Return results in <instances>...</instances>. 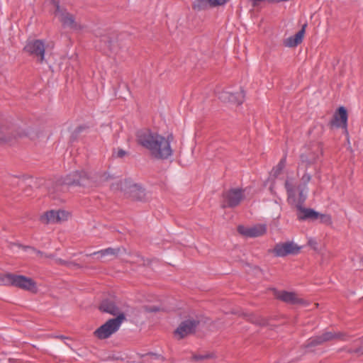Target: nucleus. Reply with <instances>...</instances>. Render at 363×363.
I'll return each instance as SVG.
<instances>
[{
  "label": "nucleus",
  "instance_id": "72a5a7b5",
  "mask_svg": "<svg viewBox=\"0 0 363 363\" xmlns=\"http://www.w3.org/2000/svg\"><path fill=\"white\" fill-rule=\"evenodd\" d=\"M82 127L80 126V127L77 128V129L76 130V133H79L82 131Z\"/></svg>",
  "mask_w": 363,
  "mask_h": 363
},
{
  "label": "nucleus",
  "instance_id": "393cba45",
  "mask_svg": "<svg viewBox=\"0 0 363 363\" xmlns=\"http://www.w3.org/2000/svg\"><path fill=\"white\" fill-rule=\"evenodd\" d=\"M286 165V156H284L278 163V164L274 168V175H279Z\"/></svg>",
  "mask_w": 363,
  "mask_h": 363
},
{
  "label": "nucleus",
  "instance_id": "9d476101",
  "mask_svg": "<svg viewBox=\"0 0 363 363\" xmlns=\"http://www.w3.org/2000/svg\"><path fill=\"white\" fill-rule=\"evenodd\" d=\"M51 2L55 6V13L58 16L60 21L62 22L64 27H69L71 28H76L77 27L75 22L74 17L72 14L67 12L65 9L60 7V3L55 0H51Z\"/></svg>",
  "mask_w": 363,
  "mask_h": 363
},
{
  "label": "nucleus",
  "instance_id": "f704fd0d",
  "mask_svg": "<svg viewBox=\"0 0 363 363\" xmlns=\"http://www.w3.org/2000/svg\"><path fill=\"white\" fill-rule=\"evenodd\" d=\"M256 323H257V324H259V325H262V324H264V320H260V321H259V322H257Z\"/></svg>",
  "mask_w": 363,
  "mask_h": 363
},
{
  "label": "nucleus",
  "instance_id": "4be33fe9",
  "mask_svg": "<svg viewBox=\"0 0 363 363\" xmlns=\"http://www.w3.org/2000/svg\"><path fill=\"white\" fill-rule=\"evenodd\" d=\"M120 248H113V247H107L106 249H103L93 253L87 255V256L93 257L98 255L99 257H104L108 255H118L120 252Z\"/></svg>",
  "mask_w": 363,
  "mask_h": 363
},
{
  "label": "nucleus",
  "instance_id": "2f4dec72",
  "mask_svg": "<svg viewBox=\"0 0 363 363\" xmlns=\"http://www.w3.org/2000/svg\"><path fill=\"white\" fill-rule=\"evenodd\" d=\"M308 244L312 246L313 245H316V242L315 240L311 238L308 240Z\"/></svg>",
  "mask_w": 363,
  "mask_h": 363
},
{
  "label": "nucleus",
  "instance_id": "f257e3e1",
  "mask_svg": "<svg viewBox=\"0 0 363 363\" xmlns=\"http://www.w3.org/2000/svg\"><path fill=\"white\" fill-rule=\"evenodd\" d=\"M137 138L138 143L148 150L150 155L156 159L165 160L173 154L171 148L173 140L172 134L164 137L150 130H144L138 132Z\"/></svg>",
  "mask_w": 363,
  "mask_h": 363
},
{
  "label": "nucleus",
  "instance_id": "a211bd4d",
  "mask_svg": "<svg viewBox=\"0 0 363 363\" xmlns=\"http://www.w3.org/2000/svg\"><path fill=\"white\" fill-rule=\"evenodd\" d=\"M311 180V175L309 173L306 172L305 174H303V176L301 178V184L296 188L294 186L296 191H297L298 193L299 197H302L303 199H304V197L308 196V184Z\"/></svg>",
  "mask_w": 363,
  "mask_h": 363
},
{
  "label": "nucleus",
  "instance_id": "5701e85b",
  "mask_svg": "<svg viewBox=\"0 0 363 363\" xmlns=\"http://www.w3.org/2000/svg\"><path fill=\"white\" fill-rule=\"evenodd\" d=\"M213 7L212 0H195L193 4V8L196 11H202Z\"/></svg>",
  "mask_w": 363,
  "mask_h": 363
},
{
  "label": "nucleus",
  "instance_id": "473e14b6",
  "mask_svg": "<svg viewBox=\"0 0 363 363\" xmlns=\"http://www.w3.org/2000/svg\"><path fill=\"white\" fill-rule=\"evenodd\" d=\"M151 312H156L159 311V308L157 307H153L150 310Z\"/></svg>",
  "mask_w": 363,
  "mask_h": 363
},
{
  "label": "nucleus",
  "instance_id": "1a4fd4ad",
  "mask_svg": "<svg viewBox=\"0 0 363 363\" xmlns=\"http://www.w3.org/2000/svg\"><path fill=\"white\" fill-rule=\"evenodd\" d=\"M344 336L345 335L340 332H325L321 335L311 337L306 345V347L309 348L316 345H322L324 342H329L335 339L345 340Z\"/></svg>",
  "mask_w": 363,
  "mask_h": 363
},
{
  "label": "nucleus",
  "instance_id": "aec40b11",
  "mask_svg": "<svg viewBox=\"0 0 363 363\" xmlns=\"http://www.w3.org/2000/svg\"><path fill=\"white\" fill-rule=\"evenodd\" d=\"M99 309L103 313H109L113 315H118L119 313V308L116 306V303L109 299H104L101 301Z\"/></svg>",
  "mask_w": 363,
  "mask_h": 363
},
{
  "label": "nucleus",
  "instance_id": "b1692460",
  "mask_svg": "<svg viewBox=\"0 0 363 363\" xmlns=\"http://www.w3.org/2000/svg\"><path fill=\"white\" fill-rule=\"evenodd\" d=\"M100 40L101 43L104 44V46L109 50L112 51L114 49V41H113L111 38L106 35H101L100 38Z\"/></svg>",
  "mask_w": 363,
  "mask_h": 363
},
{
  "label": "nucleus",
  "instance_id": "f03ea898",
  "mask_svg": "<svg viewBox=\"0 0 363 363\" xmlns=\"http://www.w3.org/2000/svg\"><path fill=\"white\" fill-rule=\"evenodd\" d=\"M285 189L287 193V199L289 203L294 204L298 213L297 218L298 220H316L318 218L319 212L313 208L303 207L304 202L307 197H299L297 199L296 195V189L294 184V179L288 177L285 181Z\"/></svg>",
  "mask_w": 363,
  "mask_h": 363
},
{
  "label": "nucleus",
  "instance_id": "20e7f679",
  "mask_svg": "<svg viewBox=\"0 0 363 363\" xmlns=\"http://www.w3.org/2000/svg\"><path fill=\"white\" fill-rule=\"evenodd\" d=\"M125 319V315L123 313H120L116 318L108 320L104 324L101 325L94 331V335L100 340L108 338L118 330L122 322Z\"/></svg>",
  "mask_w": 363,
  "mask_h": 363
},
{
  "label": "nucleus",
  "instance_id": "a878e982",
  "mask_svg": "<svg viewBox=\"0 0 363 363\" xmlns=\"http://www.w3.org/2000/svg\"><path fill=\"white\" fill-rule=\"evenodd\" d=\"M318 218L322 223L331 225L333 223L332 218L329 214H323L319 213Z\"/></svg>",
  "mask_w": 363,
  "mask_h": 363
},
{
  "label": "nucleus",
  "instance_id": "f8f14e48",
  "mask_svg": "<svg viewBox=\"0 0 363 363\" xmlns=\"http://www.w3.org/2000/svg\"><path fill=\"white\" fill-rule=\"evenodd\" d=\"M69 213L62 210L54 211L50 210L45 212L40 217V220L43 223H55L67 219Z\"/></svg>",
  "mask_w": 363,
  "mask_h": 363
},
{
  "label": "nucleus",
  "instance_id": "6e6552de",
  "mask_svg": "<svg viewBox=\"0 0 363 363\" xmlns=\"http://www.w3.org/2000/svg\"><path fill=\"white\" fill-rule=\"evenodd\" d=\"M300 250L301 247L294 242L287 241L276 244L270 252L277 257H284L288 255H296Z\"/></svg>",
  "mask_w": 363,
  "mask_h": 363
},
{
  "label": "nucleus",
  "instance_id": "ddd939ff",
  "mask_svg": "<svg viewBox=\"0 0 363 363\" xmlns=\"http://www.w3.org/2000/svg\"><path fill=\"white\" fill-rule=\"evenodd\" d=\"M238 231L240 234L247 238H257L264 235L267 231V227L264 224H257L252 227H245L239 225Z\"/></svg>",
  "mask_w": 363,
  "mask_h": 363
},
{
  "label": "nucleus",
  "instance_id": "c85d7f7f",
  "mask_svg": "<svg viewBox=\"0 0 363 363\" xmlns=\"http://www.w3.org/2000/svg\"><path fill=\"white\" fill-rule=\"evenodd\" d=\"M348 352L350 354H363V346H360L354 349H350Z\"/></svg>",
  "mask_w": 363,
  "mask_h": 363
},
{
  "label": "nucleus",
  "instance_id": "39448f33",
  "mask_svg": "<svg viewBox=\"0 0 363 363\" xmlns=\"http://www.w3.org/2000/svg\"><path fill=\"white\" fill-rule=\"evenodd\" d=\"M92 179L84 171H75L69 173L62 179V184L66 186H93Z\"/></svg>",
  "mask_w": 363,
  "mask_h": 363
},
{
  "label": "nucleus",
  "instance_id": "bb28decb",
  "mask_svg": "<svg viewBox=\"0 0 363 363\" xmlns=\"http://www.w3.org/2000/svg\"><path fill=\"white\" fill-rule=\"evenodd\" d=\"M211 357L210 354H195L193 356V359L195 361H202L206 359H208Z\"/></svg>",
  "mask_w": 363,
  "mask_h": 363
},
{
  "label": "nucleus",
  "instance_id": "7ed1b4c3",
  "mask_svg": "<svg viewBox=\"0 0 363 363\" xmlns=\"http://www.w3.org/2000/svg\"><path fill=\"white\" fill-rule=\"evenodd\" d=\"M0 284L13 286L30 291L37 290L36 283L31 278L11 273L0 274Z\"/></svg>",
  "mask_w": 363,
  "mask_h": 363
},
{
  "label": "nucleus",
  "instance_id": "f3484780",
  "mask_svg": "<svg viewBox=\"0 0 363 363\" xmlns=\"http://www.w3.org/2000/svg\"><path fill=\"white\" fill-rule=\"evenodd\" d=\"M306 24H304L301 29L298 31L295 35H291L284 40L283 44L286 48H295L300 44L303 38L306 30Z\"/></svg>",
  "mask_w": 363,
  "mask_h": 363
},
{
  "label": "nucleus",
  "instance_id": "0eeeda50",
  "mask_svg": "<svg viewBox=\"0 0 363 363\" xmlns=\"http://www.w3.org/2000/svg\"><path fill=\"white\" fill-rule=\"evenodd\" d=\"M24 50L34 57H37L40 63L45 61V43L41 40H28L25 47Z\"/></svg>",
  "mask_w": 363,
  "mask_h": 363
},
{
  "label": "nucleus",
  "instance_id": "7c9ffc66",
  "mask_svg": "<svg viewBox=\"0 0 363 363\" xmlns=\"http://www.w3.org/2000/svg\"><path fill=\"white\" fill-rule=\"evenodd\" d=\"M127 154V152L123 149H119L116 152H115V155L117 157L122 158Z\"/></svg>",
  "mask_w": 363,
  "mask_h": 363
},
{
  "label": "nucleus",
  "instance_id": "dca6fc26",
  "mask_svg": "<svg viewBox=\"0 0 363 363\" xmlns=\"http://www.w3.org/2000/svg\"><path fill=\"white\" fill-rule=\"evenodd\" d=\"M198 324L199 321L194 319L185 320L177 328L175 333L179 335L180 338H183L186 335L194 333Z\"/></svg>",
  "mask_w": 363,
  "mask_h": 363
},
{
  "label": "nucleus",
  "instance_id": "4468645a",
  "mask_svg": "<svg viewBox=\"0 0 363 363\" xmlns=\"http://www.w3.org/2000/svg\"><path fill=\"white\" fill-rule=\"evenodd\" d=\"M245 95V94L243 89H240V91L236 93L223 91L219 94L218 98L225 103H230L239 106L243 103Z\"/></svg>",
  "mask_w": 363,
  "mask_h": 363
},
{
  "label": "nucleus",
  "instance_id": "cd10ccee",
  "mask_svg": "<svg viewBox=\"0 0 363 363\" xmlns=\"http://www.w3.org/2000/svg\"><path fill=\"white\" fill-rule=\"evenodd\" d=\"M57 262L60 264L65 265V266H67V267H72V266L79 267V264H75L73 262L67 261V260H65V259H59L57 260Z\"/></svg>",
  "mask_w": 363,
  "mask_h": 363
},
{
  "label": "nucleus",
  "instance_id": "9b49d317",
  "mask_svg": "<svg viewBox=\"0 0 363 363\" xmlns=\"http://www.w3.org/2000/svg\"><path fill=\"white\" fill-rule=\"evenodd\" d=\"M130 189V196L136 201H143L145 199V190L140 184H130V182L125 180L124 182L120 181L118 186H120V189L123 191L128 186Z\"/></svg>",
  "mask_w": 363,
  "mask_h": 363
},
{
  "label": "nucleus",
  "instance_id": "412c9836",
  "mask_svg": "<svg viewBox=\"0 0 363 363\" xmlns=\"http://www.w3.org/2000/svg\"><path fill=\"white\" fill-rule=\"evenodd\" d=\"M277 297L287 303L291 304H296V303H302L303 301L296 297L295 293L289 292L286 291H279L277 294Z\"/></svg>",
  "mask_w": 363,
  "mask_h": 363
},
{
  "label": "nucleus",
  "instance_id": "c756f323",
  "mask_svg": "<svg viewBox=\"0 0 363 363\" xmlns=\"http://www.w3.org/2000/svg\"><path fill=\"white\" fill-rule=\"evenodd\" d=\"M229 0H212L213 7L225 4Z\"/></svg>",
  "mask_w": 363,
  "mask_h": 363
},
{
  "label": "nucleus",
  "instance_id": "2eb2a0df",
  "mask_svg": "<svg viewBox=\"0 0 363 363\" xmlns=\"http://www.w3.org/2000/svg\"><path fill=\"white\" fill-rule=\"evenodd\" d=\"M347 119L348 116L347 109L344 106H340L335 113L333 120L330 122V125L332 127L347 129Z\"/></svg>",
  "mask_w": 363,
  "mask_h": 363
},
{
  "label": "nucleus",
  "instance_id": "423d86ee",
  "mask_svg": "<svg viewBox=\"0 0 363 363\" xmlns=\"http://www.w3.org/2000/svg\"><path fill=\"white\" fill-rule=\"evenodd\" d=\"M245 190L240 188H232L223 194V207L234 208L245 199Z\"/></svg>",
  "mask_w": 363,
  "mask_h": 363
},
{
  "label": "nucleus",
  "instance_id": "6ab92c4d",
  "mask_svg": "<svg viewBox=\"0 0 363 363\" xmlns=\"http://www.w3.org/2000/svg\"><path fill=\"white\" fill-rule=\"evenodd\" d=\"M315 150L318 152L317 153H313V155H310L309 156L306 154H301L300 155L299 167L301 165H306V168L307 169L308 165L318 160L322 155V149L319 145L315 147Z\"/></svg>",
  "mask_w": 363,
  "mask_h": 363
}]
</instances>
